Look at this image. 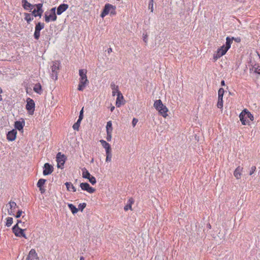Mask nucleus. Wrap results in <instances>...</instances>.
<instances>
[{"instance_id": "nucleus-1", "label": "nucleus", "mask_w": 260, "mask_h": 260, "mask_svg": "<svg viewBox=\"0 0 260 260\" xmlns=\"http://www.w3.org/2000/svg\"><path fill=\"white\" fill-rule=\"evenodd\" d=\"M153 106L162 116L166 118L168 116L167 112H168V109L167 107L162 104L160 100H156L154 102Z\"/></svg>"}, {"instance_id": "nucleus-2", "label": "nucleus", "mask_w": 260, "mask_h": 260, "mask_svg": "<svg viewBox=\"0 0 260 260\" xmlns=\"http://www.w3.org/2000/svg\"><path fill=\"white\" fill-rule=\"evenodd\" d=\"M60 62L59 61H53L52 66H51V77L52 80H56L57 79V75L58 71L59 70Z\"/></svg>"}, {"instance_id": "nucleus-3", "label": "nucleus", "mask_w": 260, "mask_h": 260, "mask_svg": "<svg viewBox=\"0 0 260 260\" xmlns=\"http://www.w3.org/2000/svg\"><path fill=\"white\" fill-rule=\"evenodd\" d=\"M26 105L25 108L27 111L28 114L33 115L35 108V103L34 101L30 98H27L26 100Z\"/></svg>"}, {"instance_id": "nucleus-4", "label": "nucleus", "mask_w": 260, "mask_h": 260, "mask_svg": "<svg viewBox=\"0 0 260 260\" xmlns=\"http://www.w3.org/2000/svg\"><path fill=\"white\" fill-rule=\"evenodd\" d=\"M56 159L57 162V168L61 169H63L64 165L67 159L66 155L61 154V152H58L56 154Z\"/></svg>"}, {"instance_id": "nucleus-5", "label": "nucleus", "mask_w": 260, "mask_h": 260, "mask_svg": "<svg viewBox=\"0 0 260 260\" xmlns=\"http://www.w3.org/2000/svg\"><path fill=\"white\" fill-rule=\"evenodd\" d=\"M12 230L16 237H23L25 239H27V237L24 232L25 229H22L20 228L17 224H16L12 227Z\"/></svg>"}, {"instance_id": "nucleus-6", "label": "nucleus", "mask_w": 260, "mask_h": 260, "mask_svg": "<svg viewBox=\"0 0 260 260\" xmlns=\"http://www.w3.org/2000/svg\"><path fill=\"white\" fill-rule=\"evenodd\" d=\"M45 27V24L43 22H38L36 23L35 30L34 34V39L38 40L40 37V31Z\"/></svg>"}, {"instance_id": "nucleus-7", "label": "nucleus", "mask_w": 260, "mask_h": 260, "mask_svg": "<svg viewBox=\"0 0 260 260\" xmlns=\"http://www.w3.org/2000/svg\"><path fill=\"white\" fill-rule=\"evenodd\" d=\"M228 50L229 49H227L224 45H222L217 49L216 54L214 55V59L215 60H217L218 58L224 55Z\"/></svg>"}, {"instance_id": "nucleus-8", "label": "nucleus", "mask_w": 260, "mask_h": 260, "mask_svg": "<svg viewBox=\"0 0 260 260\" xmlns=\"http://www.w3.org/2000/svg\"><path fill=\"white\" fill-rule=\"evenodd\" d=\"M224 93V90L223 88H220L218 91V102L217 107L218 108H222L223 107V96Z\"/></svg>"}, {"instance_id": "nucleus-9", "label": "nucleus", "mask_w": 260, "mask_h": 260, "mask_svg": "<svg viewBox=\"0 0 260 260\" xmlns=\"http://www.w3.org/2000/svg\"><path fill=\"white\" fill-rule=\"evenodd\" d=\"M54 170V168L52 165L49 163L46 162L44 165L43 174L44 176H47L51 174Z\"/></svg>"}, {"instance_id": "nucleus-10", "label": "nucleus", "mask_w": 260, "mask_h": 260, "mask_svg": "<svg viewBox=\"0 0 260 260\" xmlns=\"http://www.w3.org/2000/svg\"><path fill=\"white\" fill-rule=\"evenodd\" d=\"M57 14L49 13L48 12H46L44 14V19L46 23H48L50 21H55L57 20Z\"/></svg>"}, {"instance_id": "nucleus-11", "label": "nucleus", "mask_w": 260, "mask_h": 260, "mask_svg": "<svg viewBox=\"0 0 260 260\" xmlns=\"http://www.w3.org/2000/svg\"><path fill=\"white\" fill-rule=\"evenodd\" d=\"M125 102V101L121 92L120 91L117 92L116 106L117 107H120L121 106L124 105Z\"/></svg>"}, {"instance_id": "nucleus-12", "label": "nucleus", "mask_w": 260, "mask_h": 260, "mask_svg": "<svg viewBox=\"0 0 260 260\" xmlns=\"http://www.w3.org/2000/svg\"><path fill=\"white\" fill-rule=\"evenodd\" d=\"M113 8L112 5L110 4H106L105 5V6L103 9V11L101 13L100 16L103 18L104 17H105L106 15H107L109 13L110 10H111V8Z\"/></svg>"}, {"instance_id": "nucleus-13", "label": "nucleus", "mask_w": 260, "mask_h": 260, "mask_svg": "<svg viewBox=\"0 0 260 260\" xmlns=\"http://www.w3.org/2000/svg\"><path fill=\"white\" fill-rule=\"evenodd\" d=\"M17 131L15 129L9 131L7 134V139L9 141H13L16 138Z\"/></svg>"}, {"instance_id": "nucleus-14", "label": "nucleus", "mask_w": 260, "mask_h": 260, "mask_svg": "<svg viewBox=\"0 0 260 260\" xmlns=\"http://www.w3.org/2000/svg\"><path fill=\"white\" fill-rule=\"evenodd\" d=\"M89 84V81L88 79H79V83L78 86V90L79 91H83L85 88Z\"/></svg>"}, {"instance_id": "nucleus-15", "label": "nucleus", "mask_w": 260, "mask_h": 260, "mask_svg": "<svg viewBox=\"0 0 260 260\" xmlns=\"http://www.w3.org/2000/svg\"><path fill=\"white\" fill-rule=\"evenodd\" d=\"M69 8V5L66 4H60L57 8L56 14L58 15H61L63 12L66 11Z\"/></svg>"}, {"instance_id": "nucleus-16", "label": "nucleus", "mask_w": 260, "mask_h": 260, "mask_svg": "<svg viewBox=\"0 0 260 260\" xmlns=\"http://www.w3.org/2000/svg\"><path fill=\"white\" fill-rule=\"evenodd\" d=\"M21 3L22 6L26 10L31 11V10H32V9L34 8V5H32L28 3L27 0H22Z\"/></svg>"}, {"instance_id": "nucleus-17", "label": "nucleus", "mask_w": 260, "mask_h": 260, "mask_svg": "<svg viewBox=\"0 0 260 260\" xmlns=\"http://www.w3.org/2000/svg\"><path fill=\"white\" fill-rule=\"evenodd\" d=\"M25 124V122L24 120H22V121H16L14 123V126L15 129L16 130H18L19 131L23 129V127Z\"/></svg>"}, {"instance_id": "nucleus-18", "label": "nucleus", "mask_w": 260, "mask_h": 260, "mask_svg": "<svg viewBox=\"0 0 260 260\" xmlns=\"http://www.w3.org/2000/svg\"><path fill=\"white\" fill-rule=\"evenodd\" d=\"M35 257H37V253L34 249H31L30 250L28 255H27L26 260H32L34 259Z\"/></svg>"}, {"instance_id": "nucleus-19", "label": "nucleus", "mask_w": 260, "mask_h": 260, "mask_svg": "<svg viewBox=\"0 0 260 260\" xmlns=\"http://www.w3.org/2000/svg\"><path fill=\"white\" fill-rule=\"evenodd\" d=\"M100 142L102 144V146L105 149L106 152L111 151V145L104 140H100Z\"/></svg>"}, {"instance_id": "nucleus-20", "label": "nucleus", "mask_w": 260, "mask_h": 260, "mask_svg": "<svg viewBox=\"0 0 260 260\" xmlns=\"http://www.w3.org/2000/svg\"><path fill=\"white\" fill-rule=\"evenodd\" d=\"M244 110L240 114L239 118L243 125H246L248 122L246 121L247 117L246 116Z\"/></svg>"}, {"instance_id": "nucleus-21", "label": "nucleus", "mask_w": 260, "mask_h": 260, "mask_svg": "<svg viewBox=\"0 0 260 260\" xmlns=\"http://www.w3.org/2000/svg\"><path fill=\"white\" fill-rule=\"evenodd\" d=\"M134 200L133 198H131L128 202L127 204L124 206V210L125 211H127L128 209H130L131 210H132V205L134 203Z\"/></svg>"}, {"instance_id": "nucleus-22", "label": "nucleus", "mask_w": 260, "mask_h": 260, "mask_svg": "<svg viewBox=\"0 0 260 260\" xmlns=\"http://www.w3.org/2000/svg\"><path fill=\"white\" fill-rule=\"evenodd\" d=\"M33 90L35 92L41 94L42 93V88L41 84L39 83L36 84L33 87Z\"/></svg>"}, {"instance_id": "nucleus-23", "label": "nucleus", "mask_w": 260, "mask_h": 260, "mask_svg": "<svg viewBox=\"0 0 260 260\" xmlns=\"http://www.w3.org/2000/svg\"><path fill=\"white\" fill-rule=\"evenodd\" d=\"M87 70L86 69H80L79 71V74L80 76L79 79H87V77L86 76Z\"/></svg>"}, {"instance_id": "nucleus-24", "label": "nucleus", "mask_w": 260, "mask_h": 260, "mask_svg": "<svg viewBox=\"0 0 260 260\" xmlns=\"http://www.w3.org/2000/svg\"><path fill=\"white\" fill-rule=\"evenodd\" d=\"M110 87L112 90V95L115 96L117 92L120 91L118 90V86L116 85L114 82H112L110 85Z\"/></svg>"}, {"instance_id": "nucleus-25", "label": "nucleus", "mask_w": 260, "mask_h": 260, "mask_svg": "<svg viewBox=\"0 0 260 260\" xmlns=\"http://www.w3.org/2000/svg\"><path fill=\"white\" fill-rule=\"evenodd\" d=\"M241 170H242V168H241L239 166L238 167H237L236 168V169L235 170V171L234 172V176L238 179H240L241 178Z\"/></svg>"}, {"instance_id": "nucleus-26", "label": "nucleus", "mask_w": 260, "mask_h": 260, "mask_svg": "<svg viewBox=\"0 0 260 260\" xmlns=\"http://www.w3.org/2000/svg\"><path fill=\"white\" fill-rule=\"evenodd\" d=\"M40 5H41V3H39V4L34 5V7H36V9H34L32 11L31 10V11H30L31 12V14L33 16L37 17L36 14H37V13H38V12L39 11L40 7H39V6H40Z\"/></svg>"}, {"instance_id": "nucleus-27", "label": "nucleus", "mask_w": 260, "mask_h": 260, "mask_svg": "<svg viewBox=\"0 0 260 260\" xmlns=\"http://www.w3.org/2000/svg\"><path fill=\"white\" fill-rule=\"evenodd\" d=\"M234 37L230 38L229 37H226V43L225 47L227 48V49H229L231 48V44L233 42Z\"/></svg>"}, {"instance_id": "nucleus-28", "label": "nucleus", "mask_w": 260, "mask_h": 260, "mask_svg": "<svg viewBox=\"0 0 260 260\" xmlns=\"http://www.w3.org/2000/svg\"><path fill=\"white\" fill-rule=\"evenodd\" d=\"M69 208L73 214L77 213L78 211V209L76 207L72 204H68V205Z\"/></svg>"}, {"instance_id": "nucleus-29", "label": "nucleus", "mask_w": 260, "mask_h": 260, "mask_svg": "<svg viewBox=\"0 0 260 260\" xmlns=\"http://www.w3.org/2000/svg\"><path fill=\"white\" fill-rule=\"evenodd\" d=\"M24 15L25 16L24 19L26 21L28 24H29L30 22L33 20V17L31 16L32 15L30 13H24Z\"/></svg>"}, {"instance_id": "nucleus-30", "label": "nucleus", "mask_w": 260, "mask_h": 260, "mask_svg": "<svg viewBox=\"0 0 260 260\" xmlns=\"http://www.w3.org/2000/svg\"><path fill=\"white\" fill-rule=\"evenodd\" d=\"M91 174L89 173L88 170L85 168L82 169V177L84 178L87 179L91 176Z\"/></svg>"}, {"instance_id": "nucleus-31", "label": "nucleus", "mask_w": 260, "mask_h": 260, "mask_svg": "<svg viewBox=\"0 0 260 260\" xmlns=\"http://www.w3.org/2000/svg\"><path fill=\"white\" fill-rule=\"evenodd\" d=\"M65 185L68 190L70 191V189L72 188L73 192L76 191V188L73 186L71 182H67L65 183Z\"/></svg>"}, {"instance_id": "nucleus-32", "label": "nucleus", "mask_w": 260, "mask_h": 260, "mask_svg": "<svg viewBox=\"0 0 260 260\" xmlns=\"http://www.w3.org/2000/svg\"><path fill=\"white\" fill-rule=\"evenodd\" d=\"M113 127H112V123L111 121H109L107 122L106 125V132H112Z\"/></svg>"}, {"instance_id": "nucleus-33", "label": "nucleus", "mask_w": 260, "mask_h": 260, "mask_svg": "<svg viewBox=\"0 0 260 260\" xmlns=\"http://www.w3.org/2000/svg\"><path fill=\"white\" fill-rule=\"evenodd\" d=\"M245 114H246V116L247 118H249L250 120L253 121L254 120V117L252 114H251L250 112H249L247 109L244 110Z\"/></svg>"}, {"instance_id": "nucleus-34", "label": "nucleus", "mask_w": 260, "mask_h": 260, "mask_svg": "<svg viewBox=\"0 0 260 260\" xmlns=\"http://www.w3.org/2000/svg\"><path fill=\"white\" fill-rule=\"evenodd\" d=\"M9 205H10V209L13 210V211H15L16 208H18V206L15 202L11 201L9 202Z\"/></svg>"}, {"instance_id": "nucleus-35", "label": "nucleus", "mask_w": 260, "mask_h": 260, "mask_svg": "<svg viewBox=\"0 0 260 260\" xmlns=\"http://www.w3.org/2000/svg\"><path fill=\"white\" fill-rule=\"evenodd\" d=\"M89 184L87 182L81 183L80 184V186L83 190L87 191L88 187L89 186Z\"/></svg>"}, {"instance_id": "nucleus-36", "label": "nucleus", "mask_w": 260, "mask_h": 260, "mask_svg": "<svg viewBox=\"0 0 260 260\" xmlns=\"http://www.w3.org/2000/svg\"><path fill=\"white\" fill-rule=\"evenodd\" d=\"M46 181V180L45 179H40L38 182H37V187H43L44 186V185L45 184V182Z\"/></svg>"}, {"instance_id": "nucleus-37", "label": "nucleus", "mask_w": 260, "mask_h": 260, "mask_svg": "<svg viewBox=\"0 0 260 260\" xmlns=\"http://www.w3.org/2000/svg\"><path fill=\"white\" fill-rule=\"evenodd\" d=\"M39 7H40L39 11L38 13H37V14H36V15H37V17L39 16L40 18H41V16H42L43 12H44V10L43 9V4L41 3L40 6H39Z\"/></svg>"}, {"instance_id": "nucleus-38", "label": "nucleus", "mask_w": 260, "mask_h": 260, "mask_svg": "<svg viewBox=\"0 0 260 260\" xmlns=\"http://www.w3.org/2000/svg\"><path fill=\"white\" fill-rule=\"evenodd\" d=\"M259 68V67L258 65L255 64L252 67V70H254V73L259 75L260 74V69Z\"/></svg>"}, {"instance_id": "nucleus-39", "label": "nucleus", "mask_w": 260, "mask_h": 260, "mask_svg": "<svg viewBox=\"0 0 260 260\" xmlns=\"http://www.w3.org/2000/svg\"><path fill=\"white\" fill-rule=\"evenodd\" d=\"M6 219H7V221H6V225L8 227H9L13 223V218L9 217L8 218H7Z\"/></svg>"}, {"instance_id": "nucleus-40", "label": "nucleus", "mask_w": 260, "mask_h": 260, "mask_svg": "<svg viewBox=\"0 0 260 260\" xmlns=\"http://www.w3.org/2000/svg\"><path fill=\"white\" fill-rule=\"evenodd\" d=\"M106 161H110L111 160L112 158V153L111 151L106 152Z\"/></svg>"}, {"instance_id": "nucleus-41", "label": "nucleus", "mask_w": 260, "mask_h": 260, "mask_svg": "<svg viewBox=\"0 0 260 260\" xmlns=\"http://www.w3.org/2000/svg\"><path fill=\"white\" fill-rule=\"evenodd\" d=\"M88 180H89L90 183L92 185L95 184L96 182L95 178L92 175H91V176L88 178Z\"/></svg>"}, {"instance_id": "nucleus-42", "label": "nucleus", "mask_w": 260, "mask_h": 260, "mask_svg": "<svg viewBox=\"0 0 260 260\" xmlns=\"http://www.w3.org/2000/svg\"><path fill=\"white\" fill-rule=\"evenodd\" d=\"M86 204L85 203H81L78 205V208H77L79 210L82 211L83 209L86 207Z\"/></svg>"}, {"instance_id": "nucleus-43", "label": "nucleus", "mask_w": 260, "mask_h": 260, "mask_svg": "<svg viewBox=\"0 0 260 260\" xmlns=\"http://www.w3.org/2000/svg\"><path fill=\"white\" fill-rule=\"evenodd\" d=\"M149 9L151 10V12H153V0H150L148 5Z\"/></svg>"}, {"instance_id": "nucleus-44", "label": "nucleus", "mask_w": 260, "mask_h": 260, "mask_svg": "<svg viewBox=\"0 0 260 260\" xmlns=\"http://www.w3.org/2000/svg\"><path fill=\"white\" fill-rule=\"evenodd\" d=\"M115 9H116V7L114 6H113V8H111V10H110V11L109 12V13L111 15H116V13Z\"/></svg>"}, {"instance_id": "nucleus-45", "label": "nucleus", "mask_w": 260, "mask_h": 260, "mask_svg": "<svg viewBox=\"0 0 260 260\" xmlns=\"http://www.w3.org/2000/svg\"><path fill=\"white\" fill-rule=\"evenodd\" d=\"M112 132H107L106 139L108 141H111L112 139Z\"/></svg>"}, {"instance_id": "nucleus-46", "label": "nucleus", "mask_w": 260, "mask_h": 260, "mask_svg": "<svg viewBox=\"0 0 260 260\" xmlns=\"http://www.w3.org/2000/svg\"><path fill=\"white\" fill-rule=\"evenodd\" d=\"M87 191L90 193H92L95 191V189L89 185L87 190Z\"/></svg>"}, {"instance_id": "nucleus-47", "label": "nucleus", "mask_w": 260, "mask_h": 260, "mask_svg": "<svg viewBox=\"0 0 260 260\" xmlns=\"http://www.w3.org/2000/svg\"><path fill=\"white\" fill-rule=\"evenodd\" d=\"M23 212L22 211V210H18L17 213H16V214L14 215V216L18 218H19L21 215H22V213H23Z\"/></svg>"}, {"instance_id": "nucleus-48", "label": "nucleus", "mask_w": 260, "mask_h": 260, "mask_svg": "<svg viewBox=\"0 0 260 260\" xmlns=\"http://www.w3.org/2000/svg\"><path fill=\"white\" fill-rule=\"evenodd\" d=\"M80 125L78 123H75L73 125V128L74 130L78 131Z\"/></svg>"}, {"instance_id": "nucleus-49", "label": "nucleus", "mask_w": 260, "mask_h": 260, "mask_svg": "<svg viewBox=\"0 0 260 260\" xmlns=\"http://www.w3.org/2000/svg\"><path fill=\"white\" fill-rule=\"evenodd\" d=\"M255 170H256V167L255 166H252L251 168V170H250V172H249V175H251L252 174H253L254 173V172L255 171Z\"/></svg>"}, {"instance_id": "nucleus-50", "label": "nucleus", "mask_w": 260, "mask_h": 260, "mask_svg": "<svg viewBox=\"0 0 260 260\" xmlns=\"http://www.w3.org/2000/svg\"><path fill=\"white\" fill-rule=\"evenodd\" d=\"M83 108L84 107H83L82 108V109L81 110V111H80V113H79V118H80V119L81 118L83 119V113H84V111H83Z\"/></svg>"}, {"instance_id": "nucleus-51", "label": "nucleus", "mask_w": 260, "mask_h": 260, "mask_svg": "<svg viewBox=\"0 0 260 260\" xmlns=\"http://www.w3.org/2000/svg\"><path fill=\"white\" fill-rule=\"evenodd\" d=\"M39 188V190L40 191L41 193H44L45 192V189L44 186L43 187H38Z\"/></svg>"}, {"instance_id": "nucleus-52", "label": "nucleus", "mask_w": 260, "mask_h": 260, "mask_svg": "<svg viewBox=\"0 0 260 260\" xmlns=\"http://www.w3.org/2000/svg\"><path fill=\"white\" fill-rule=\"evenodd\" d=\"M56 10H57V9L56 7L52 8L50 10V13L52 14H56Z\"/></svg>"}, {"instance_id": "nucleus-53", "label": "nucleus", "mask_w": 260, "mask_h": 260, "mask_svg": "<svg viewBox=\"0 0 260 260\" xmlns=\"http://www.w3.org/2000/svg\"><path fill=\"white\" fill-rule=\"evenodd\" d=\"M138 120L137 119L134 118H133V121H132V124L133 125V126H135L136 124V123L138 122Z\"/></svg>"}, {"instance_id": "nucleus-54", "label": "nucleus", "mask_w": 260, "mask_h": 260, "mask_svg": "<svg viewBox=\"0 0 260 260\" xmlns=\"http://www.w3.org/2000/svg\"><path fill=\"white\" fill-rule=\"evenodd\" d=\"M14 212H15V211H13V210H11V209H10V210H8V214H9V215H13V216H14V215H15V214H14Z\"/></svg>"}, {"instance_id": "nucleus-55", "label": "nucleus", "mask_w": 260, "mask_h": 260, "mask_svg": "<svg viewBox=\"0 0 260 260\" xmlns=\"http://www.w3.org/2000/svg\"><path fill=\"white\" fill-rule=\"evenodd\" d=\"M233 40H234L235 42H236L237 43H239L241 42V38L240 37H237V38L234 37Z\"/></svg>"}, {"instance_id": "nucleus-56", "label": "nucleus", "mask_w": 260, "mask_h": 260, "mask_svg": "<svg viewBox=\"0 0 260 260\" xmlns=\"http://www.w3.org/2000/svg\"><path fill=\"white\" fill-rule=\"evenodd\" d=\"M143 35V41L146 43L147 42L148 36L147 35H144V34Z\"/></svg>"}, {"instance_id": "nucleus-57", "label": "nucleus", "mask_w": 260, "mask_h": 260, "mask_svg": "<svg viewBox=\"0 0 260 260\" xmlns=\"http://www.w3.org/2000/svg\"><path fill=\"white\" fill-rule=\"evenodd\" d=\"M51 39L50 36L49 35H46L45 40L47 41H49Z\"/></svg>"}, {"instance_id": "nucleus-58", "label": "nucleus", "mask_w": 260, "mask_h": 260, "mask_svg": "<svg viewBox=\"0 0 260 260\" xmlns=\"http://www.w3.org/2000/svg\"><path fill=\"white\" fill-rule=\"evenodd\" d=\"M83 119L81 118L80 119L79 118H78V119L77 120V122L76 123H78L79 125H80L81 122Z\"/></svg>"}, {"instance_id": "nucleus-59", "label": "nucleus", "mask_w": 260, "mask_h": 260, "mask_svg": "<svg viewBox=\"0 0 260 260\" xmlns=\"http://www.w3.org/2000/svg\"><path fill=\"white\" fill-rule=\"evenodd\" d=\"M112 51V49L111 48H109L107 50V52L108 54H110Z\"/></svg>"}, {"instance_id": "nucleus-60", "label": "nucleus", "mask_w": 260, "mask_h": 260, "mask_svg": "<svg viewBox=\"0 0 260 260\" xmlns=\"http://www.w3.org/2000/svg\"><path fill=\"white\" fill-rule=\"evenodd\" d=\"M221 85L222 86H225V82H224V80H222V81H221Z\"/></svg>"}, {"instance_id": "nucleus-61", "label": "nucleus", "mask_w": 260, "mask_h": 260, "mask_svg": "<svg viewBox=\"0 0 260 260\" xmlns=\"http://www.w3.org/2000/svg\"><path fill=\"white\" fill-rule=\"evenodd\" d=\"M207 227L209 229H210L211 228V225H210V224L209 223H208L207 224Z\"/></svg>"}, {"instance_id": "nucleus-62", "label": "nucleus", "mask_w": 260, "mask_h": 260, "mask_svg": "<svg viewBox=\"0 0 260 260\" xmlns=\"http://www.w3.org/2000/svg\"><path fill=\"white\" fill-rule=\"evenodd\" d=\"M114 109H115V107L114 106H112V107H111L110 111L111 112H113Z\"/></svg>"}, {"instance_id": "nucleus-63", "label": "nucleus", "mask_w": 260, "mask_h": 260, "mask_svg": "<svg viewBox=\"0 0 260 260\" xmlns=\"http://www.w3.org/2000/svg\"><path fill=\"white\" fill-rule=\"evenodd\" d=\"M19 223H22V221L20 220H17V222L16 224L18 225Z\"/></svg>"}, {"instance_id": "nucleus-64", "label": "nucleus", "mask_w": 260, "mask_h": 260, "mask_svg": "<svg viewBox=\"0 0 260 260\" xmlns=\"http://www.w3.org/2000/svg\"><path fill=\"white\" fill-rule=\"evenodd\" d=\"M80 260H84V257L83 256H81L80 257Z\"/></svg>"}]
</instances>
